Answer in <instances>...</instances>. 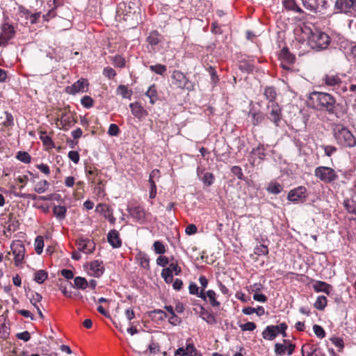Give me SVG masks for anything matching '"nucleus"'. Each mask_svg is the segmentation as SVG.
<instances>
[{
	"mask_svg": "<svg viewBox=\"0 0 356 356\" xmlns=\"http://www.w3.org/2000/svg\"><path fill=\"white\" fill-rule=\"evenodd\" d=\"M309 101L312 106L318 111H326L328 113L334 112L336 100L328 93L314 92L310 95Z\"/></svg>",
	"mask_w": 356,
	"mask_h": 356,
	"instance_id": "nucleus-1",
	"label": "nucleus"
},
{
	"mask_svg": "<svg viewBox=\"0 0 356 356\" xmlns=\"http://www.w3.org/2000/svg\"><path fill=\"white\" fill-rule=\"evenodd\" d=\"M333 133L338 144L346 147H353L356 145V138L344 126L336 124L333 128Z\"/></svg>",
	"mask_w": 356,
	"mask_h": 356,
	"instance_id": "nucleus-2",
	"label": "nucleus"
},
{
	"mask_svg": "<svg viewBox=\"0 0 356 356\" xmlns=\"http://www.w3.org/2000/svg\"><path fill=\"white\" fill-rule=\"evenodd\" d=\"M309 47L317 51L325 49L330 43V36L322 31H312L307 40Z\"/></svg>",
	"mask_w": 356,
	"mask_h": 356,
	"instance_id": "nucleus-3",
	"label": "nucleus"
},
{
	"mask_svg": "<svg viewBox=\"0 0 356 356\" xmlns=\"http://www.w3.org/2000/svg\"><path fill=\"white\" fill-rule=\"evenodd\" d=\"M314 175L325 184L333 183L339 179V175L333 168L323 165L315 168Z\"/></svg>",
	"mask_w": 356,
	"mask_h": 356,
	"instance_id": "nucleus-4",
	"label": "nucleus"
},
{
	"mask_svg": "<svg viewBox=\"0 0 356 356\" xmlns=\"http://www.w3.org/2000/svg\"><path fill=\"white\" fill-rule=\"evenodd\" d=\"M334 11V13L356 17V0H336Z\"/></svg>",
	"mask_w": 356,
	"mask_h": 356,
	"instance_id": "nucleus-5",
	"label": "nucleus"
},
{
	"mask_svg": "<svg viewBox=\"0 0 356 356\" xmlns=\"http://www.w3.org/2000/svg\"><path fill=\"white\" fill-rule=\"evenodd\" d=\"M323 81L327 86L337 90V93H340L341 91H346V87L342 86L343 82L339 74L334 72L326 74L323 79Z\"/></svg>",
	"mask_w": 356,
	"mask_h": 356,
	"instance_id": "nucleus-6",
	"label": "nucleus"
},
{
	"mask_svg": "<svg viewBox=\"0 0 356 356\" xmlns=\"http://www.w3.org/2000/svg\"><path fill=\"white\" fill-rule=\"evenodd\" d=\"M172 83L177 88L191 90L193 89V83L186 78L185 74L179 70H174L172 76Z\"/></svg>",
	"mask_w": 356,
	"mask_h": 356,
	"instance_id": "nucleus-7",
	"label": "nucleus"
},
{
	"mask_svg": "<svg viewBox=\"0 0 356 356\" xmlns=\"http://www.w3.org/2000/svg\"><path fill=\"white\" fill-rule=\"evenodd\" d=\"M11 251L14 255L15 265L21 266L25 255V247L20 240L14 241L10 245Z\"/></svg>",
	"mask_w": 356,
	"mask_h": 356,
	"instance_id": "nucleus-8",
	"label": "nucleus"
},
{
	"mask_svg": "<svg viewBox=\"0 0 356 356\" xmlns=\"http://www.w3.org/2000/svg\"><path fill=\"white\" fill-rule=\"evenodd\" d=\"M268 113L266 115L267 119L272 122L276 127L280 126V122L282 119V108L276 102L268 104L267 105Z\"/></svg>",
	"mask_w": 356,
	"mask_h": 356,
	"instance_id": "nucleus-9",
	"label": "nucleus"
},
{
	"mask_svg": "<svg viewBox=\"0 0 356 356\" xmlns=\"http://www.w3.org/2000/svg\"><path fill=\"white\" fill-rule=\"evenodd\" d=\"M307 198V188L300 186L291 190L287 195V199L293 203L303 202Z\"/></svg>",
	"mask_w": 356,
	"mask_h": 356,
	"instance_id": "nucleus-10",
	"label": "nucleus"
},
{
	"mask_svg": "<svg viewBox=\"0 0 356 356\" xmlns=\"http://www.w3.org/2000/svg\"><path fill=\"white\" fill-rule=\"evenodd\" d=\"M0 47L7 45L8 41L14 38L15 34V28L8 23L3 24L1 27Z\"/></svg>",
	"mask_w": 356,
	"mask_h": 356,
	"instance_id": "nucleus-11",
	"label": "nucleus"
},
{
	"mask_svg": "<svg viewBox=\"0 0 356 356\" xmlns=\"http://www.w3.org/2000/svg\"><path fill=\"white\" fill-rule=\"evenodd\" d=\"M302 1L307 9L314 13H321L328 6L327 0H302Z\"/></svg>",
	"mask_w": 356,
	"mask_h": 356,
	"instance_id": "nucleus-12",
	"label": "nucleus"
},
{
	"mask_svg": "<svg viewBox=\"0 0 356 356\" xmlns=\"http://www.w3.org/2000/svg\"><path fill=\"white\" fill-rule=\"evenodd\" d=\"M77 250L85 254L92 253L95 249V243L88 238H79L76 241Z\"/></svg>",
	"mask_w": 356,
	"mask_h": 356,
	"instance_id": "nucleus-13",
	"label": "nucleus"
},
{
	"mask_svg": "<svg viewBox=\"0 0 356 356\" xmlns=\"http://www.w3.org/2000/svg\"><path fill=\"white\" fill-rule=\"evenodd\" d=\"M95 211L102 214L104 216V217L106 219H107L111 224H112V225L115 224L116 219L113 216V209L108 204H97L95 208Z\"/></svg>",
	"mask_w": 356,
	"mask_h": 356,
	"instance_id": "nucleus-14",
	"label": "nucleus"
},
{
	"mask_svg": "<svg viewBox=\"0 0 356 356\" xmlns=\"http://www.w3.org/2000/svg\"><path fill=\"white\" fill-rule=\"evenodd\" d=\"M129 215L138 222L143 223L146 220V211L141 206H136L128 208Z\"/></svg>",
	"mask_w": 356,
	"mask_h": 356,
	"instance_id": "nucleus-15",
	"label": "nucleus"
},
{
	"mask_svg": "<svg viewBox=\"0 0 356 356\" xmlns=\"http://www.w3.org/2000/svg\"><path fill=\"white\" fill-rule=\"evenodd\" d=\"M280 58L282 60V67L286 70L289 69L287 65L293 64L295 61V56L289 52L287 47H284L281 50Z\"/></svg>",
	"mask_w": 356,
	"mask_h": 356,
	"instance_id": "nucleus-16",
	"label": "nucleus"
},
{
	"mask_svg": "<svg viewBox=\"0 0 356 356\" xmlns=\"http://www.w3.org/2000/svg\"><path fill=\"white\" fill-rule=\"evenodd\" d=\"M88 86V81L86 79H79L76 81L71 86H68L66 88V92L71 95H75L79 92H84L85 88Z\"/></svg>",
	"mask_w": 356,
	"mask_h": 356,
	"instance_id": "nucleus-17",
	"label": "nucleus"
},
{
	"mask_svg": "<svg viewBox=\"0 0 356 356\" xmlns=\"http://www.w3.org/2000/svg\"><path fill=\"white\" fill-rule=\"evenodd\" d=\"M59 120L60 124L62 126L61 129L64 131H67L76 123V120L73 115L68 113H63Z\"/></svg>",
	"mask_w": 356,
	"mask_h": 356,
	"instance_id": "nucleus-18",
	"label": "nucleus"
},
{
	"mask_svg": "<svg viewBox=\"0 0 356 356\" xmlns=\"http://www.w3.org/2000/svg\"><path fill=\"white\" fill-rule=\"evenodd\" d=\"M266 156V147L263 144H259L257 147L253 148L250 152V161L254 165L256 162V159L264 160Z\"/></svg>",
	"mask_w": 356,
	"mask_h": 356,
	"instance_id": "nucleus-19",
	"label": "nucleus"
},
{
	"mask_svg": "<svg viewBox=\"0 0 356 356\" xmlns=\"http://www.w3.org/2000/svg\"><path fill=\"white\" fill-rule=\"evenodd\" d=\"M131 113L137 118L142 119L147 116V111L141 106V104L135 102L129 104Z\"/></svg>",
	"mask_w": 356,
	"mask_h": 356,
	"instance_id": "nucleus-20",
	"label": "nucleus"
},
{
	"mask_svg": "<svg viewBox=\"0 0 356 356\" xmlns=\"http://www.w3.org/2000/svg\"><path fill=\"white\" fill-rule=\"evenodd\" d=\"M90 271L92 276L99 277L104 272L103 262L98 260L92 261L90 265Z\"/></svg>",
	"mask_w": 356,
	"mask_h": 356,
	"instance_id": "nucleus-21",
	"label": "nucleus"
},
{
	"mask_svg": "<svg viewBox=\"0 0 356 356\" xmlns=\"http://www.w3.org/2000/svg\"><path fill=\"white\" fill-rule=\"evenodd\" d=\"M107 240L113 248H117L122 245V241L120 238L119 233L115 229L109 231L107 235Z\"/></svg>",
	"mask_w": 356,
	"mask_h": 356,
	"instance_id": "nucleus-22",
	"label": "nucleus"
},
{
	"mask_svg": "<svg viewBox=\"0 0 356 356\" xmlns=\"http://www.w3.org/2000/svg\"><path fill=\"white\" fill-rule=\"evenodd\" d=\"M278 325L267 326L261 334L264 339L272 341L278 335Z\"/></svg>",
	"mask_w": 356,
	"mask_h": 356,
	"instance_id": "nucleus-23",
	"label": "nucleus"
},
{
	"mask_svg": "<svg viewBox=\"0 0 356 356\" xmlns=\"http://www.w3.org/2000/svg\"><path fill=\"white\" fill-rule=\"evenodd\" d=\"M248 115L249 116H251L252 123L254 126H258L261 124L265 121L266 118V115L260 111H256L250 110Z\"/></svg>",
	"mask_w": 356,
	"mask_h": 356,
	"instance_id": "nucleus-24",
	"label": "nucleus"
},
{
	"mask_svg": "<svg viewBox=\"0 0 356 356\" xmlns=\"http://www.w3.org/2000/svg\"><path fill=\"white\" fill-rule=\"evenodd\" d=\"M313 289L316 292H323L329 295L332 289V286L323 281H315L313 284Z\"/></svg>",
	"mask_w": 356,
	"mask_h": 356,
	"instance_id": "nucleus-25",
	"label": "nucleus"
},
{
	"mask_svg": "<svg viewBox=\"0 0 356 356\" xmlns=\"http://www.w3.org/2000/svg\"><path fill=\"white\" fill-rule=\"evenodd\" d=\"M200 316L209 324L213 325L216 323L215 316L202 306L200 307Z\"/></svg>",
	"mask_w": 356,
	"mask_h": 356,
	"instance_id": "nucleus-26",
	"label": "nucleus"
},
{
	"mask_svg": "<svg viewBox=\"0 0 356 356\" xmlns=\"http://www.w3.org/2000/svg\"><path fill=\"white\" fill-rule=\"evenodd\" d=\"M161 41V35L157 31H152L147 38V42L151 46H156Z\"/></svg>",
	"mask_w": 356,
	"mask_h": 356,
	"instance_id": "nucleus-27",
	"label": "nucleus"
},
{
	"mask_svg": "<svg viewBox=\"0 0 356 356\" xmlns=\"http://www.w3.org/2000/svg\"><path fill=\"white\" fill-rule=\"evenodd\" d=\"M86 173L88 180L92 183H95V178L99 175V170L94 166L90 165L86 166Z\"/></svg>",
	"mask_w": 356,
	"mask_h": 356,
	"instance_id": "nucleus-28",
	"label": "nucleus"
},
{
	"mask_svg": "<svg viewBox=\"0 0 356 356\" xmlns=\"http://www.w3.org/2000/svg\"><path fill=\"white\" fill-rule=\"evenodd\" d=\"M205 296H206V300L208 301L210 303V305L213 307H218L220 305V303L219 301L216 299V293L213 290H208L207 292H205Z\"/></svg>",
	"mask_w": 356,
	"mask_h": 356,
	"instance_id": "nucleus-29",
	"label": "nucleus"
},
{
	"mask_svg": "<svg viewBox=\"0 0 356 356\" xmlns=\"http://www.w3.org/2000/svg\"><path fill=\"white\" fill-rule=\"evenodd\" d=\"M136 259L139 261L140 265L145 269L149 268V258L147 254L143 252H140L136 257Z\"/></svg>",
	"mask_w": 356,
	"mask_h": 356,
	"instance_id": "nucleus-30",
	"label": "nucleus"
},
{
	"mask_svg": "<svg viewBox=\"0 0 356 356\" xmlns=\"http://www.w3.org/2000/svg\"><path fill=\"white\" fill-rule=\"evenodd\" d=\"M264 95L266 99L269 102V104H272L275 102V100L277 97V92L275 88L272 86L266 87L264 89Z\"/></svg>",
	"mask_w": 356,
	"mask_h": 356,
	"instance_id": "nucleus-31",
	"label": "nucleus"
},
{
	"mask_svg": "<svg viewBox=\"0 0 356 356\" xmlns=\"http://www.w3.org/2000/svg\"><path fill=\"white\" fill-rule=\"evenodd\" d=\"M188 289L191 294L196 295L203 300H206L205 291H203V290H200L196 284L191 283Z\"/></svg>",
	"mask_w": 356,
	"mask_h": 356,
	"instance_id": "nucleus-32",
	"label": "nucleus"
},
{
	"mask_svg": "<svg viewBox=\"0 0 356 356\" xmlns=\"http://www.w3.org/2000/svg\"><path fill=\"white\" fill-rule=\"evenodd\" d=\"M146 96L149 98L151 104H154L158 99L157 90L155 84L150 86L145 93Z\"/></svg>",
	"mask_w": 356,
	"mask_h": 356,
	"instance_id": "nucleus-33",
	"label": "nucleus"
},
{
	"mask_svg": "<svg viewBox=\"0 0 356 356\" xmlns=\"http://www.w3.org/2000/svg\"><path fill=\"white\" fill-rule=\"evenodd\" d=\"M54 215L59 220H63L66 216L67 209L64 206H54L53 208Z\"/></svg>",
	"mask_w": 356,
	"mask_h": 356,
	"instance_id": "nucleus-34",
	"label": "nucleus"
},
{
	"mask_svg": "<svg viewBox=\"0 0 356 356\" xmlns=\"http://www.w3.org/2000/svg\"><path fill=\"white\" fill-rule=\"evenodd\" d=\"M118 95H121L123 98L131 99L132 96V90L128 89L127 86L124 85H120L116 90Z\"/></svg>",
	"mask_w": 356,
	"mask_h": 356,
	"instance_id": "nucleus-35",
	"label": "nucleus"
},
{
	"mask_svg": "<svg viewBox=\"0 0 356 356\" xmlns=\"http://www.w3.org/2000/svg\"><path fill=\"white\" fill-rule=\"evenodd\" d=\"M283 6L289 10H292L296 13H302L301 8L297 5L295 0H284Z\"/></svg>",
	"mask_w": 356,
	"mask_h": 356,
	"instance_id": "nucleus-36",
	"label": "nucleus"
},
{
	"mask_svg": "<svg viewBox=\"0 0 356 356\" xmlns=\"http://www.w3.org/2000/svg\"><path fill=\"white\" fill-rule=\"evenodd\" d=\"M40 139L43 143V145L49 149L54 147V142L50 136L47 134L46 131H41Z\"/></svg>",
	"mask_w": 356,
	"mask_h": 356,
	"instance_id": "nucleus-37",
	"label": "nucleus"
},
{
	"mask_svg": "<svg viewBox=\"0 0 356 356\" xmlns=\"http://www.w3.org/2000/svg\"><path fill=\"white\" fill-rule=\"evenodd\" d=\"M318 351V349L314 345L305 344L302 347L301 353L302 356H313Z\"/></svg>",
	"mask_w": 356,
	"mask_h": 356,
	"instance_id": "nucleus-38",
	"label": "nucleus"
},
{
	"mask_svg": "<svg viewBox=\"0 0 356 356\" xmlns=\"http://www.w3.org/2000/svg\"><path fill=\"white\" fill-rule=\"evenodd\" d=\"M49 187V183L47 180H42L35 184L34 191L38 193H43L47 191Z\"/></svg>",
	"mask_w": 356,
	"mask_h": 356,
	"instance_id": "nucleus-39",
	"label": "nucleus"
},
{
	"mask_svg": "<svg viewBox=\"0 0 356 356\" xmlns=\"http://www.w3.org/2000/svg\"><path fill=\"white\" fill-rule=\"evenodd\" d=\"M112 63L117 67H124L125 66L126 60L124 57L120 55H115V56L109 57Z\"/></svg>",
	"mask_w": 356,
	"mask_h": 356,
	"instance_id": "nucleus-40",
	"label": "nucleus"
},
{
	"mask_svg": "<svg viewBox=\"0 0 356 356\" xmlns=\"http://www.w3.org/2000/svg\"><path fill=\"white\" fill-rule=\"evenodd\" d=\"M327 298L324 296H318L316 300L315 301L314 306L316 309L318 310H323L327 305Z\"/></svg>",
	"mask_w": 356,
	"mask_h": 356,
	"instance_id": "nucleus-41",
	"label": "nucleus"
},
{
	"mask_svg": "<svg viewBox=\"0 0 356 356\" xmlns=\"http://www.w3.org/2000/svg\"><path fill=\"white\" fill-rule=\"evenodd\" d=\"M48 277L47 273L44 270H39L35 272L34 280L38 284L43 283Z\"/></svg>",
	"mask_w": 356,
	"mask_h": 356,
	"instance_id": "nucleus-42",
	"label": "nucleus"
},
{
	"mask_svg": "<svg viewBox=\"0 0 356 356\" xmlns=\"http://www.w3.org/2000/svg\"><path fill=\"white\" fill-rule=\"evenodd\" d=\"M74 286L80 289H86L88 286V283L86 278L82 277H76L74 280Z\"/></svg>",
	"mask_w": 356,
	"mask_h": 356,
	"instance_id": "nucleus-43",
	"label": "nucleus"
},
{
	"mask_svg": "<svg viewBox=\"0 0 356 356\" xmlns=\"http://www.w3.org/2000/svg\"><path fill=\"white\" fill-rule=\"evenodd\" d=\"M343 206L348 213L356 215V203L353 200L349 199L344 200Z\"/></svg>",
	"mask_w": 356,
	"mask_h": 356,
	"instance_id": "nucleus-44",
	"label": "nucleus"
},
{
	"mask_svg": "<svg viewBox=\"0 0 356 356\" xmlns=\"http://www.w3.org/2000/svg\"><path fill=\"white\" fill-rule=\"evenodd\" d=\"M35 250L37 254H40L43 251L44 239L42 236H38L35 240Z\"/></svg>",
	"mask_w": 356,
	"mask_h": 356,
	"instance_id": "nucleus-45",
	"label": "nucleus"
},
{
	"mask_svg": "<svg viewBox=\"0 0 356 356\" xmlns=\"http://www.w3.org/2000/svg\"><path fill=\"white\" fill-rule=\"evenodd\" d=\"M282 190L283 187L279 183H270L267 188V191L273 194H279Z\"/></svg>",
	"mask_w": 356,
	"mask_h": 356,
	"instance_id": "nucleus-46",
	"label": "nucleus"
},
{
	"mask_svg": "<svg viewBox=\"0 0 356 356\" xmlns=\"http://www.w3.org/2000/svg\"><path fill=\"white\" fill-rule=\"evenodd\" d=\"M149 70L159 75H163V74L166 72L167 67L165 65L162 64H156L154 65H150Z\"/></svg>",
	"mask_w": 356,
	"mask_h": 356,
	"instance_id": "nucleus-47",
	"label": "nucleus"
},
{
	"mask_svg": "<svg viewBox=\"0 0 356 356\" xmlns=\"http://www.w3.org/2000/svg\"><path fill=\"white\" fill-rule=\"evenodd\" d=\"M3 115L5 117V120H3L2 122V125L5 127H9L13 126L14 119H13V116L12 115V114L7 111H5V112H3Z\"/></svg>",
	"mask_w": 356,
	"mask_h": 356,
	"instance_id": "nucleus-48",
	"label": "nucleus"
},
{
	"mask_svg": "<svg viewBox=\"0 0 356 356\" xmlns=\"http://www.w3.org/2000/svg\"><path fill=\"white\" fill-rule=\"evenodd\" d=\"M153 250L156 254H162L165 252V248L161 241H156L153 244Z\"/></svg>",
	"mask_w": 356,
	"mask_h": 356,
	"instance_id": "nucleus-49",
	"label": "nucleus"
},
{
	"mask_svg": "<svg viewBox=\"0 0 356 356\" xmlns=\"http://www.w3.org/2000/svg\"><path fill=\"white\" fill-rule=\"evenodd\" d=\"M16 158L24 163H29L31 161V156L26 152H18Z\"/></svg>",
	"mask_w": 356,
	"mask_h": 356,
	"instance_id": "nucleus-50",
	"label": "nucleus"
},
{
	"mask_svg": "<svg viewBox=\"0 0 356 356\" xmlns=\"http://www.w3.org/2000/svg\"><path fill=\"white\" fill-rule=\"evenodd\" d=\"M29 299H30L31 304L34 307H35V306H38L37 305V303L42 300V296L37 292L32 291L30 293Z\"/></svg>",
	"mask_w": 356,
	"mask_h": 356,
	"instance_id": "nucleus-51",
	"label": "nucleus"
},
{
	"mask_svg": "<svg viewBox=\"0 0 356 356\" xmlns=\"http://www.w3.org/2000/svg\"><path fill=\"white\" fill-rule=\"evenodd\" d=\"M239 69L246 72H251L254 70V66L252 63L245 61H241L239 65Z\"/></svg>",
	"mask_w": 356,
	"mask_h": 356,
	"instance_id": "nucleus-52",
	"label": "nucleus"
},
{
	"mask_svg": "<svg viewBox=\"0 0 356 356\" xmlns=\"http://www.w3.org/2000/svg\"><path fill=\"white\" fill-rule=\"evenodd\" d=\"M286 350V346H284L283 344H281V343H275V354L277 355L282 356L283 355L285 354Z\"/></svg>",
	"mask_w": 356,
	"mask_h": 356,
	"instance_id": "nucleus-53",
	"label": "nucleus"
},
{
	"mask_svg": "<svg viewBox=\"0 0 356 356\" xmlns=\"http://www.w3.org/2000/svg\"><path fill=\"white\" fill-rule=\"evenodd\" d=\"M213 181L214 176L210 172H206L202 177V181L207 186H211L213 183Z\"/></svg>",
	"mask_w": 356,
	"mask_h": 356,
	"instance_id": "nucleus-54",
	"label": "nucleus"
},
{
	"mask_svg": "<svg viewBox=\"0 0 356 356\" xmlns=\"http://www.w3.org/2000/svg\"><path fill=\"white\" fill-rule=\"evenodd\" d=\"M207 71L209 72V73L211 76L212 83L213 84H216L218 82L219 79H218V76L216 74V71L215 68L212 66H209L207 68Z\"/></svg>",
	"mask_w": 356,
	"mask_h": 356,
	"instance_id": "nucleus-55",
	"label": "nucleus"
},
{
	"mask_svg": "<svg viewBox=\"0 0 356 356\" xmlns=\"http://www.w3.org/2000/svg\"><path fill=\"white\" fill-rule=\"evenodd\" d=\"M254 253L257 255H266L268 253V249L265 245H259L255 248Z\"/></svg>",
	"mask_w": 356,
	"mask_h": 356,
	"instance_id": "nucleus-56",
	"label": "nucleus"
},
{
	"mask_svg": "<svg viewBox=\"0 0 356 356\" xmlns=\"http://www.w3.org/2000/svg\"><path fill=\"white\" fill-rule=\"evenodd\" d=\"M313 330H314L315 334L318 338L323 339L325 337V332L321 326H320L318 325H314L313 326Z\"/></svg>",
	"mask_w": 356,
	"mask_h": 356,
	"instance_id": "nucleus-57",
	"label": "nucleus"
},
{
	"mask_svg": "<svg viewBox=\"0 0 356 356\" xmlns=\"http://www.w3.org/2000/svg\"><path fill=\"white\" fill-rule=\"evenodd\" d=\"M240 327L242 331H253L256 329L257 325L253 322H248L246 323L240 325Z\"/></svg>",
	"mask_w": 356,
	"mask_h": 356,
	"instance_id": "nucleus-58",
	"label": "nucleus"
},
{
	"mask_svg": "<svg viewBox=\"0 0 356 356\" xmlns=\"http://www.w3.org/2000/svg\"><path fill=\"white\" fill-rule=\"evenodd\" d=\"M81 102L84 107L89 108L93 106L94 101L90 97L84 96L81 99Z\"/></svg>",
	"mask_w": 356,
	"mask_h": 356,
	"instance_id": "nucleus-59",
	"label": "nucleus"
},
{
	"mask_svg": "<svg viewBox=\"0 0 356 356\" xmlns=\"http://www.w3.org/2000/svg\"><path fill=\"white\" fill-rule=\"evenodd\" d=\"M120 132V129L118 126L115 124H111L108 130V134L111 136H118Z\"/></svg>",
	"mask_w": 356,
	"mask_h": 356,
	"instance_id": "nucleus-60",
	"label": "nucleus"
},
{
	"mask_svg": "<svg viewBox=\"0 0 356 356\" xmlns=\"http://www.w3.org/2000/svg\"><path fill=\"white\" fill-rule=\"evenodd\" d=\"M186 355L188 356H195L197 350L193 343H188L185 349Z\"/></svg>",
	"mask_w": 356,
	"mask_h": 356,
	"instance_id": "nucleus-61",
	"label": "nucleus"
},
{
	"mask_svg": "<svg viewBox=\"0 0 356 356\" xmlns=\"http://www.w3.org/2000/svg\"><path fill=\"white\" fill-rule=\"evenodd\" d=\"M232 172L239 179H243V174L241 167L234 165L231 169Z\"/></svg>",
	"mask_w": 356,
	"mask_h": 356,
	"instance_id": "nucleus-62",
	"label": "nucleus"
},
{
	"mask_svg": "<svg viewBox=\"0 0 356 356\" xmlns=\"http://www.w3.org/2000/svg\"><path fill=\"white\" fill-rule=\"evenodd\" d=\"M322 148L325 152V154L327 156H331L337 151V148L332 145H323Z\"/></svg>",
	"mask_w": 356,
	"mask_h": 356,
	"instance_id": "nucleus-63",
	"label": "nucleus"
},
{
	"mask_svg": "<svg viewBox=\"0 0 356 356\" xmlns=\"http://www.w3.org/2000/svg\"><path fill=\"white\" fill-rule=\"evenodd\" d=\"M103 74L108 79H113L116 75L115 71L110 67H105L103 71Z\"/></svg>",
	"mask_w": 356,
	"mask_h": 356,
	"instance_id": "nucleus-64",
	"label": "nucleus"
}]
</instances>
